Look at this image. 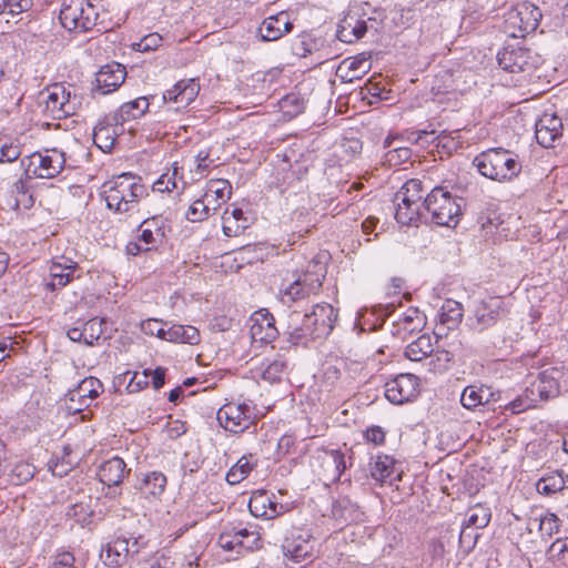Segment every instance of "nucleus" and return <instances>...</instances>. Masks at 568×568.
<instances>
[{"instance_id": "nucleus-61", "label": "nucleus", "mask_w": 568, "mask_h": 568, "mask_svg": "<svg viewBox=\"0 0 568 568\" xmlns=\"http://www.w3.org/2000/svg\"><path fill=\"white\" fill-rule=\"evenodd\" d=\"M139 242L145 244L146 247L154 246L158 242L162 240L161 236L155 235L153 230L144 227L142 224L139 226Z\"/></svg>"}, {"instance_id": "nucleus-56", "label": "nucleus", "mask_w": 568, "mask_h": 568, "mask_svg": "<svg viewBox=\"0 0 568 568\" xmlns=\"http://www.w3.org/2000/svg\"><path fill=\"white\" fill-rule=\"evenodd\" d=\"M402 195L410 197V203L416 204V201L420 203L423 199V185L417 179L408 180L398 191Z\"/></svg>"}, {"instance_id": "nucleus-47", "label": "nucleus", "mask_w": 568, "mask_h": 568, "mask_svg": "<svg viewBox=\"0 0 568 568\" xmlns=\"http://www.w3.org/2000/svg\"><path fill=\"white\" fill-rule=\"evenodd\" d=\"M242 528L240 529H231V530H225L223 532H221L219 539H217V544L219 546L226 550V551H235L236 554H241L242 552Z\"/></svg>"}, {"instance_id": "nucleus-44", "label": "nucleus", "mask_w": 568, "mask_h": 568, "mask_svg": "<svg viewBox=\"0 0 568 568\" xmlns=\"http://www.w3.org/2000/svg\"><path fill=\"white\" fill-rule=\"evenodd\" d=\"M394 465L395 460L390 456L378 455L371 466V475L375 480L384 481L392 476Z\"/></svg>"}, {"instance_id": "nucleus-55", "label": "nucleus", "mask_w": 568, "mask_h": 568, "mask_svg": "<svg viewBox=\"0 0 568 568\" xmlns=\"http://www.w3.org/2000/svg\"><path fill=\"white\" fill-rule=\"evenodd\" d=\"M343 64L352 72L348 81L359 79L362 74H365L371 69V62L366 58H354L344 61Z\"/></svg>"}, {"instance_id": "nucleus-50", "label": "nucleus", "mask_w": 568, "mask_h": 568, "mask_svg": "<svg viewBox=\"0 0 568 568\" xmlns=\"http://www.w3.org/2000/svg\"><path fill=\"white\" fill-rule=\"evenodd\" d=\"M210 212L211 204L203 196V199L196 200L190 205L185 216L191 222H201L209 217Z\"/></svg>"}, {"instance_id": "nucleus-24", "label": "nucleus", "mask_w": 568, "mask_h": 568, "mask_svg": "<svg viewBox=\"0 0 568 568\" xmlns=\"http://www.w3.org/2000/svg\"><path fill=\"white\" fill-rule=\"evenodd\" d=\"M566 488H568V474H565L562 470H554L542 475L535 483V490L547 497L560 493Z\"/></svg>"}, {"instance_id": "nucleus-25", "label": "nucleus", "mask_w": 568, "mask_h": 568, "mask_svg": "<svg viewBox=\"0 0 568 568\" xmlns=\"http://www.w3.org/2000/svg\"><path fill=\"white\" fill-rule=\"evenodd\" d=\"M101 559L109 567H121L128 560V541L125 537H119L103 547Z\"/></svg>"}, {"instance_id": "nucleus-39", "label": "nucleus", "mask_w": 568, "mask_h": 568, "mask_svg": "<svg viewBox=\"0 0 568 568\" xmlns=\"http://www.w3.org/2000/svg\"><path fill=\"white\" fill-rule=\"evenodd\" d=\"M559 518L555 514H547L539 520L538 532L540 536L539 551L541 547H546L547 544L552 539L554 535L559 532L560 524Z\"/></svg>"}, {"instance_id": "nucleus-21", "label": "nucleus", "mask_w": 568, "mask_h": 568, "mask_svg": "<svg viewBox=\"0 0 568 568\" xmlns=\"http://www.w3.org/2000/svg\"><path fill=\"white\" fill-rule=\"evenodd\" d=\"M166 481V477L163 473L150 471L139 479L136 489L145 499L155 500L164 493Z\"/></svg>"}, {"instance_id": "nucleus-27", "label": "nucleus", "mask_w": 568, "mask_h": 568, "mask_svg": "<svg viewBox=\"0 0 568 568\" xmlns=\"http://www.w3.org/2000/svg\"><path fill=\"white\" fill-rule=\"evenodd\" d=\"M85 0H63L60 10V21L69 31H81L83 4Z\"/></svg>"}, {"instance_id": "nucleus-53", "label": "nucleus", "mask_w": 568, "mask_h": 568, "mask_svg": "<svg viewBox=\"0 0 568 568\" xmlns=\"http://www.w3.org/2000/svg\"><path fill=\"white\" fill-rule=\"evenodd\" d=\"M21 154L20 146L6 136H0V163L13 162Z\"/></svg>"}, {"instance_id": "nucleus-49", "label": "nucleus", "mask_w": 568, "mask_h": 568, "mask_svg": "<svg viewBox=\"0 0 568 568\" xmlns=\"http://www.w3.org/2000/svg\"><path fill=\"white\" fill-rule=\"evenodd\" d=\"M105 320L104 318H91L83 325L84 331V343L88 345H93L95 341L100 338V336L104 332Z\"/></svg>"}, {"instance_id": "nucleus-11", "label": "nucleus", "mask_w": 568, "mask_h": 568, "mask_svg": "<svg viewBox=\"0 0 568 568\" xmlns=\"http://www.w3.org/2000/svg\"><path fill=\"white\" fill-rule=\"evenodd\" d=\"M102 383L95 377H87L74 388L69 390V409L81 412L83 407H89L90 402L95 399L102 392Z\"/></svg>"}, {"instance_id": "nucleus-54", "label": "nucleus", "mask_w": 568, "mask_h": 568, "mask_svg": "<svg viewBox=\"0 0 568 568\" xmlns=\"http://www.w3.org/2000/svg\"><path fill=\"white\" fill-rule=\"evenodd\" d=\"M286 368L285 363L282 359H275L268 363L262 372V378L268 383L280 382L282 375L284 374Z\"/></svg>"}, {"instance_id": "nucleus-45", "label": "nucleus", "mask_w": 568, "mask_h": 568, "mask_svg": "<svg viewBox=\"0 0 568 568\" xmlns=\"http://www.w3.org/2000/svg\"><path fill=\"white\" fill-rule=\"evenodd\" d=\"M315 51H318V40L312 34H301L292 43V52L297 57L305 58Z\"/></svg>"}, {"instance_id": "nucleus-52", "label": "nucleus", "mask_w": 568, "mask_h": 568, "mask_svg": "<svg viewBox=\"0 0 568 568\" xmlns=\"http://www.w3.org/2000/svg\"><path fill=\"white\" fill-rule=\"evenodd\" d=\"M163 41L164 38L160 33L152 32L132 43V49L138 52H151L160 48Z\"/></svg>"}, {"instance_id": "nucleus-31", "label": "nucleus", "mask_w": 568, "mask_h": 568, "mask_svg": "<svg viewBox=\"0 0 568 568\" xmlns=\"http://www.w3.org/2000/svg\"><path fill=\"white\" fill-rule=\"evenodd\" d=\"M149 108L146 98H138L133 101L123 103L114 113L113 120L115 124L138 119L142 116Z\"/></svg>"}, {"instance_id": "nucleus-58", "label": "nucleus", "mask_w": 568, "mask_h": 568, "mask_svg": "<svg viewBox=\"0 0 568 568\" xmlns=\"http://www.w3.org/2000/svg\"><path fill=\"white\" fill-rule=\"evenodd\" d=\"M433 358L430 361V365H433V369L434 371H446L448 368V364L452 362L453 359V355L448 352V351H445V349H438V351H434L433 353Z\"/></svg>"}, {"instance_id": "nucleus-26", "label": "nucleus", "mask_w": 568, "mask_h": 568, "mask_svg": "<svg viewBox=\"0 0 568 568\" xmlns=\"http://www.w3.org/2000/svg\"><path fill=\"white\" fill-rule=\"evenodd\" d=\"M530 51L528 49L505 50L498 53L499 65L510 72H519L526 70L530 64Z\"/></svg>"}, {"instance_id": "nucleus-35", "label": "nucleus", "mask_w": 568, "mask_h": 568, "mask_svg": "<svg viewBox=\"0 0 568 568\" xmlns=\"http://www.w3.org/2000/svg\"><path fill=\"white\" fill-rule=\"evenodd\" d=\"M98 6L92 2V0H85L83 4V14L81 22V31H89L95 26H102L101 29L109 30L114 26H120L122 19H119L112 26L105 24L103 18H101V13L97 10Z\"/></svg>"}, {"instance_id": "nucleus-7", "label": "nucleus", "mask_w": 568, "mask_h": 568, "mask_svg": "<svg viewBox=\"0 0 568 568\" xmlns=\"http://www.w3.org/2000/svg\"><path fill=\"white\" fill-rule=\"evenodd\" d=\"M337 316V311L331 304H316L312 312L307 313V320H305L311 326V328L306 326L310 341L328 336L335 326Z\"/></svg>"}, {"instance_id": "nucleus-1", "label": "nucleus", "mask_w": 568, "mask_h": 568, "mask_svg": "<svg viewBox=\"0 0 568 568\" xmlns=\"http://www.w3.org/2000/svg\"><path fill=\"white\" fill-rule=\"evenodd\" d=\"M146 195L141 178L131 173H122L103 184V196L106 206L115 213H133L140 200Z\"/></svg>"}, {"instance_id": "nucleus-42", "label": "nucleus", "mask_w": 568, "mask_h": 568, "mask_svg": "<svg viewBox=\"0 0 568 568\" xmlns=\"http://www.w3.org/2000/svg\"><path fill=\"white\" fill-rule=\"evenodd\" d=\"M232 194V186L226 180H213L210 181L207 190L204 194L207 203L211 204V200L226 202Z\"/></svg>"}, {"instance_id": "nucleus-37", "label": "nucleus", "mask_w": 568, "mask_h": 568, "mask_svg": "<svg viewBox=\"0 0 568 568\" xmlns=\"http://www.w3.org/2000/svg\"><path fill=\"white\" fill-rule=\"evenodd\" d=\"M498 304L499 301L491 300L489 303L480 302L476 307L475 318L477 322V328L479 331L493 325L496 322L497 316L499 315Z\"/></svg>"}, {"instance_id": "nucleus-20", "label": "nucleus", "mask_w": 568, "mask_h": 568, "mask_svg": "<svg viewBox=\"0 0 568 568\" xmlns=\"http://www.w3.org/2000/svg\"><path fill=\"white\" fill-rule=\"evenodd\" d=\"M366 31V21L356 14L348 13L341 20L336 36L344 43H354L362 39Z\"/></svg>"}, {"instance_id": "nucleus-63", "label": "nucleus", "mask_w": 568, "mask_h": 568, "mask_svg": "<svg viewBox=\"0 0 568 568\" xmlns=\"http://www.w3.org/2000/svg\"><path fill=\"white\" fill-rule=\"evenodd\" d=\"M141 224L146 229L153 230L155 235L164 237V220L161 216L145 219Z\"/></svg>"}, {"instance_id": "nucleus-41", "label": "nucleus", "mask_w": 568, "mask_h": 568, "mask_svg": "<svg viewBox=\"0 0 568 568\" xmlns=\"http://www.w3.org/2000/svg\"><path fill=\"white\" fill-rule=\"evenodd\" d=\"M253 456H243L237 463L227 471L226 480L231 485H235L245 479L252 471L256 462H252Z\"/></svg>"}, {"instance_id": "nucleus-13", "label": "nucleus", "mask_w": 568, "mask_h": 568, "mask_svg": "<svg viewBox=\"0 0 568 568\" xmlns=\"http://www.w3.org/2000/svg\"><path fill=\"white\" fill-rule=\"evenodd\" d=\"M250 334L254 342L271 343L278 336L274 316L265 308L252 314Z\"/></svg>"}, {"instance_id": "nucleus-3", "label": "nucleus", "mask_w": 568, "mask_h": 568, "mask_svg": "<svg viewBox=\"0 0 568 568\" xmlns=\"http://www.w3.org/2000/svg\"><path fill=\"white\" fill-rule=\"evenodd\" d=\"M462 197L454 196L442 186L434 187L423 202L432 221L440 226H455L462 215Z\"/></svg>"}, {"instance_id": "nucleus-30", "label": "nucleus", "mask_w": 568, "mask_h": 568, "mask_svg": "<svg viewBox=\"0 0 568 568\" xmlns=\"http://www.w3.org/2000/svg\"><path fill=\"white\" fill-rule=\"evenodd\" d=\"M493 396L489 387L470 385L463 390L460 403L465 408L473 410L480 405L488 404Z\"/></svg>"}, {"instance_id": "nucleus-43", "label": "nucleus", "mask_w": 568, "mask_h": 568, "mask_svg": "<svg viewBox=\"0 0 568 568\" xmlns=\"http://www.w3.org/2000/svg\"><path fill=\"white\" fill-rule=\"evenodd\" d=\"M544 548L549 561L555 565L566 564V559L568 557V537H557L550 545L547 544Z\"/></svg>"}, {"instance_id": "nucleus-9", "label": "nucleus", "mask_w": 568, "mask_h": 568, "mask_svg": "<svg viewBox=\"0 0 568 568\" xmlns=\"http://www.w3.org/2000/svg\"><path fill=\"white\" fill-rule=\"evenodd\" d=\"M30 164L34 166V174L42 179L55 178L65 165V155L63 152L52 149L44 153H33L30 158Z\"/></svg>"}, {"instance_id": "nucleus-40", "label": "nucleus", "mask_w": 568, "mask_h": 568, "mask_svg": "<svg viewBox=\"0 0 568 568\" xmlns=\"http://www.w3.org/2000/svg\"><path fill=\"white\" fill-rule=\"evenodd\" d=\"M115 128L111 124L99 123L93 131V141L103 151H110L115 143Z\"/></svg>"}, {"instance_id": "nucleus-51", "label": "nucleus", "mask_w": 568, "mask_h": 568, "mask_svg": "<svg viewBox=\"0 0 568 568\" xmlns=\"http://www.w3.org/2000/svg\"><path fill=\"white\" fill-rule=\"evenodd\" d=\"M307 296H310L308 292L305 290L300 278L297 277L282 292L281 301L284 304H290L306 298Z\"/></svg>"}, {"instance_id": "nucleus-6", "label": "nucleus", "mask_w": 568, "mask_h": 568, "mask_svg": "<svg viewBox=\"0 0 568 568\" xmlns=\"http://www.w3.org/2000/svg\"><path fill=\"white\" fill-rule=\"evenodd\" d=\"M315 539L307 529L292 528L284 538L282 549L286 559L293 562L312 561Z\"/></svg>"}, {"instance_id": "nucleus-4", "label": "nucleus", "mask_w": 568, "mask_h": 568, "mask_svg": "<svg viewBox=\"0 0 568 568\" xmlns=\"http://www.w3.org/2000/svg\"><path fill=\"white\" fill-rule=\"evenodd\" d=\"M257 414L251 402L227 403L217 410V420L227 432L239 434L255 424Z\"/></svg>"}, {"instance_id": "nucleus-38", "label": "nucleus", "mask_w": 568, "mask_h": 568, "mask_svg": "<svg viewBox=\"0 0 568 568\" xmlns=\"http://www.w3.org/2000/svg\"><path fill=\"white\" fill-rule=\"evenodd\" d=\"M490 518V509L481 504H477L468 508L463 524L474 529H483L489 524Z\"/></svg>"}, {"instance_id": "nucleus-23", "label": "nucleus", "mask_w": 568, "mask_h": 568, "mask_svg": "<svg viewBox=\"0 0 568 568\" xmlns=\"http://www.w3.org/2000/svg\"><path fill=\"white\" fill-rule=\"evenodd\" d=\"M307 313L302 314L297 311H292L287 315L285 334L293 344H306L310 341L307 327L311 328L310 323L306 322Z\"/></svg>"}, {"instance_id": "nucleus-14", "label": "nucleus", "mask_w": 568, "mask_h": 568, "mask_svg": "<svg viewBox=\"0 0 568 568\" xmlns=\"http://www.w3.org/2000/svg\"><path fill=\"white\" fill-rule=\"evenodd\" d=\"M200 92V84L195 79H186L176 82L172 89L166 90L163 93V100L165 102H173L176 104L175 109L186 108L191 102L195 100Z\"/></svg>"}, {"instance_id": "nucleus-16", "label": "nucleus", "mask_w": 568, "mask_h": 568, "mask_svg": "<svg viewBox=\"0 0 568 568\" xmlns=\"http://www.w3.org/2000/svg\"><path fill=\"white\" fill-rule=\"evenodd\" d=\"M292 29L293 23L290 21L288 13L282 11L265 18L258 28V33L263 41H275L291 32Z\"/></svg>"}, {"instance_id": "nucleus-28", "label": "nucleus", "mask_w": 568, "mask_h": 568, "mask_svg": "<svg viewBox=\"0 0 568 568\" xmlns=\"http://www.w3.org/2000/svg\"><path fill=\"white\" fill-rule=\"evenodd\" d=\"M396 212L395 219L398 223L409 225L416 222L420 216V210L424 209L423 203L416 201V204L410 203V197L402 195L399 192L395 194Z\"/></svg>"}, {"instance_id": "nucleus-8", "label": "nucleus", "mask_w": 568, "mask_h": 568, "mask_svg": "<svg viewBox=\"0 0 568 568\" xmlns=\"http://www.w3.org/2000/svg\"><path fill=\"white\" fill-rule=\"evenodd\" d=\"M419 379L414 374H398L385 384V397L400 405L412 400L418 394Z\"/></svg>"}, {"instance_id": "nucleus-34", "label": "nucleus", "mask_w": 568, "mask_h": 568, "mask_svg": "<svg viewBox=\"0 0 568 568\" xmlns=\"http://www.w3.org/2000/svg\"><path fill=\"white\" fill-rule=\"evenodd\" d=\"M433 353L434 346L432 337L427 334L420 335L405 348V356L412 362H420L424 358L432 356Z\"/></svg>"}, {"instance_id": "nucleus-62", "label": "nucleus", "mask_w": 568, "mask_h": 568, "mask_svg": "<svg viewBox=\"0 0 568 568\" xmlns=\"http://www.w3.org/2000/svg\"><path fill=\"white\" fill-rule=\"evenodd\" d=\"M474 530V528L466 527V525L463 524L462 530L459 532L460 546H467L468 548H473L475 546L478 535L475 534Z\"/></svg>"}, {"instance_id": "nucleus-33", "label": "nucleus", "mask_w": 568, "mask_h": 568, "mask_svg": "<svg viewBox=\"0 0 568 568\" xmlns=\"http://www.w3.org/2000/svg\"><path fill=\"white\" fill-rule=\"evenodd\" d=\"M326 275V268L318 262H311L307 266L306 272L298 276L302 285L308 292V294L316 293L323 284Z\"/></svg>"}, {"instance_id": "nucleus-57", "label": "nucleus", "mask_w": 568, "mask_h": 568, "mask_svg": "<svg viewBox=\"0 0 568 568\" xmlns=\"http://www.w3.org/2000/svg\"><path fill=\"white\" fill-rule=\"evenodd\" d=\"M242 550H254L262 547L260 532L242 528Z\"/></svg>"}, {"instance_id": "nucleus-17", "label": "nucleus", "mask_w": 568, "mask_h": 568, "mask_svg": "<svg viewBox=\"0 0 568 568\" xmlns=\"http://www.w3.org/2000/svg\"><path fill=\"white\" fill-rule=\"evenodd\" d=\"M561 128L560 118L545 113L535 122V140L544 148H549L560 135Z\"/></svg>"}, {"instance_id": "nucleus-2", "label": "nucleus", "mask_w": 568, "mask_h": 568, "mask_svg": "<svg viewBox=\"0 0 568 568\" xmlns=\"http://www.w3.org/2000/svg\"><path fill=\"white\" fill-rule=\"evenodd\" d=\"M474 164L481 175L498 182L510 181L521 170L520 163L503 148L481 152L475 158Z\"/></svg>"}, {"instance_id": "nucleus-64", "label": "nucleus", "mask_w": 568, "mask_h": 568, "mask_svg": "<svg viewBox=\"0 0 568 568\" xmlns=\"http://www.w3.org/2000/svg\"><path fill=\"white\" fill-rule=\"evenodd\" d=\"M74 561V556L71 552L63 551L54 557L51 568H73Z\"/></svg>"}, {"instance_id": "nucleus-10", "label": "nucleus", "mask_w": 568, "mask_h": 568, "mask_svg": "<svg viewBox=\"0 0 568 568\" xmlns=\"http://www.w3.org/2000/svg\"><path fill=\"white\" fill-rule=\"evenodd\" d=\"M567 372L564 367L550 366L538 374V396L541 402L557 398L561 385L566 383Z\"/></svg>"}, {"instance_id": "nucleus-18", "label": "nucleus", "mask_w": 568, "mask_h": 568, "mask_svg": "<svg viewBox=\"0 0 568 568\" xmlns=\"http://www.w3.org/2000/svg\"><path fill=\"white\" fill-rule=\"evenodd\" d=\"M77 267V262L64 256L52 261L49 268L51 281L47 283L48 288L54 291L65 286L72 280L73 272Z\"/></svg>"}, {"instance_id": "nucleus-12", "label": "nucleus", "mask_w": 568, "mask_h": 568, "mask_svg": "<svg viewBox=\"0 0 568 568\" xmlns=\"http://www.w3.org/2000/svg\"><path fill=\"white\" fill-rule=\"evenodd\" d=\"M125 77L126 71L122 64H105L97 72L92 91L102 95L111 93L121 87Z\"/></svg>"}, {"instance_id": "nucleus-48", "label": "nucleus", "mask_w": 568, "mask_h": 568, "mask_svg": "<svg viewBox=\"0 0 568 568\" xmlns=\"http://www.w3.org/2000/svg\"><path fill=\"white\" fill-rule=\"evenodd\" d=\"M393 140V138L387 136L384 141V148L389 149L386 153V160L390 165H398L408 161L412 155L410 149L400 145L392 148Z\"/></svg>"}, {"instance_id": "nucleus-15", "label": "nucleus", "mask_w": 568, "mask_h": 568, "mask_svg": "<svg viewBox=\"0 0 568 568\" xmlns=\"http://www.w3.org/2000/svg\"><path fill=\"white\" fill-rule=\"evenodd\" d=\"M316 460L320 464L318 475L325 481H336L346 469L345 456L339 450L324 452Z\"/></svg>"}, {"instance_id": "nucleus-46", "label": "nucleus", "mask_w": 568, "mask_h": 568, "mask_svg": "<svg viewBox=\"0 0 568 568\" xmlns=\"http://www.w3.org/2000/svg\"><path fill=\"white\" fill-rule=\"evenodd\" d=\"M403 329L414 332L420 329L425 323V316L417 308H408L402 313L396 322Z\"/></svg>"}, {"instance_id": "nucleus-29", "label": "nucleus", "mask_w": 568, "mask_h": 568, "mask_svg": "<svg viewBox=\"0 0 568 568\" xmlns=\"http://www.w3.org/2000/svg\"><path fill=\"white\" fill-rule=\"evenodd\" d=\"M164 334V341L171 343H183L190 345H196L201 341L200 331L192 325H179L174 324L166 328Z\"/></svg>"}, {"instance_id": "nucleus-36", "label": "nucleus", "mask_w": 568, "mask_h": 568, "mask_svg": "<svg viewBox=\"0 0 568 568\" xmlns=\"http://www.w3.org/2000/svg\"><path fill=\"white\" fill-rule=\"evenodd\" d=\"M463 318V306L460 303L446 300L439 312V322L442 325L446 326L447 329L455 328Z\"/></svg>"}, {"instance_id": "nucleus-5", "label": "nucleus", "mask_w": 568, "mask_h": 568, "mask_svg": "<svg viewBox=\"0 0 568 568\" xmlns=\"http://www.w3.org/2000/svg\"><path fill=\"white\" fill-rule=\"evenodd\" d=\"M44 111L53 119H64L73 115L79 106L75 95L63 83H53L41 92Z\"/></svg>"}, {"instance_id": "nucleus-59", "label": "nucleus", "mask_w": 568, "mask_h": 568, "mask_svg": "<svg viewBox=\"0 0 568 568\" xmlns=\"http://www.w3.org/2000/svg\"><path fill=\"white\" fill-rule=\"evenodd\" d=\"M6 14L11 17L28 11L32 7V0H4Z\"/></svg>"}, {"instance_id": "nucleus-60", "label": "nucleus", "mask_w": 568, "mask_h": 568, "mask_svg": "<svg viewBox=\"0 0 568 568\" xmlns=\"http://www.w3.org/2000/svg\"><path fill=\"white\" fill-rule=\"evenodd\" d=\"M92 511L83 504H74L68 510V516L73 517L78 523H88Z\"/></svg>"}, {"instance_id": "nucleus-22", "label": "nucleus", "mask_w": 568, "mask_h": 568, "mask_svg": "<svg viewBox=\"0 0 568 568\" xmlns=\"http://www.w3.org/2000/svg\"><path fill=\"white\" fill-rule=\"evenodd\" d=\"M250 511L255 517L275 518L285 511L282 504L273 501L266 493L254 495L248 504Z\"/></svg>"}, {"instance_id": "nucleus-32", "label": "nucleus", "mask_w": 568, "mask_h": 568, "mask_svg": "<svg viewBox=\"0 0 568 568\" xmlns=\"http://www.w3.org/2000/svg\"><path fill=\"white\" fill-rule=\"evenodd\" d=\"M222 221L223 233L229 237L240 235L247 227L243 211L237 207L226 209L222 215Z\"/></svg>"}, {"instance_id": "nucleus-19", "label": "nucleus", "mask_w": 568, "mask_h": 568, "mask_svg": "<svg viewBox=\"0 0 568 568\" xmlns=\"http://www.w3.org/2000/svg\"><path fill=\"white\" fill-rule=\"evenodd\" d=\"M129 471L122 458L112 457L99 466L98 477L102 484L111 488L119 486Z\"/></svg>"}]
</instances>
